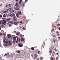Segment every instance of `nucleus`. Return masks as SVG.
<instances>
[{"mask_svg": "<svg viewBox=\"0 0 60 60\" xmlns=\"http://www.w3.org/2000/svg\"><path fill=\"white\" fill-rule=\"evenodd\" d=\"M4 12L5 13L6 16L7 17H8L9 16L8 11L7 10V11H4V12L3 11H1V14H3Z\"/></svg>", "mask_w": 60, "mask_h": 60, "instance_id": "obj_1", "label": "nucleus"}, {"mask_svg": "<svg viewBox=\"0 0 60 60\" xmlns=\"http://www.w3.org/2000/svg\"><path fill=\"white\" fill-rule=\"evenodd\" d=\"M6 21L5 20H3V22L2 23V25L0 26V27L2 28L4 27V26L6 24Z\"/></svg>", "mask_w": 60, "mask_h": 60, "instance_id": "obj_2", "label": "nucleus"}, {"mask_svg": "<svg viewBox=\"0 0 60 60\" xmlns=\"http://www.w3.org/2000/svg\"><path fill=\"white\" fill-rule=\"evenodd\" d=\"M9 15L11 17H14V18L15 17L14 14H11V13H10Z\"/></svg>", "mask_w": 60, "mask_h": 60, "instance_id": "obj_3", "label": "nucleus"}, {"mask_svg": "<svg viewBox=\"0 0 60 60\" xmlns=\"http://www.w3.org/2000/svg\"><path fill=\"white\" fill-rule=\"evenodd\" d=\"M21 14V12L20 11L19 12H18V13L16 14V16L17 18L19 17V14L20 15Z\"/></svg>", "mask_w": 60, "mask_h": 60, "instance_id": "obj_4", "label": "nucleus"}, {"mask_svg": "<svg viewBox=\"0 0 60 60\" xmlns=\"http://www.w3.org/2000/svg\"><path fill=\"white\" fill-rule=\"evenodd\" d=\"M9 10L11 13H12V12H14V10H13V9H12L11 8H10L9 9Z\"/></svg>", "mask_w": 60, "mask_h": 60, "instance_id": "obj_5", "label": "nucleus"}, {"mask_svg": "<svg viewBox=\"0 0 60 60\" xmlns=\"http://www.w3.org/2000/svg\"><path fill=\"white\" fill-rule=\"evenodd\" d=\"M18 45L19 47H22L23 46V45L19 43L18 44Z\"/></svg>", "mask_w": 60, "mask_h": 60, "instance_id": "obj_6", "label": "nucleus"}, {"mask_svg": "<svg viewBox=\"0 0 60 60\" xmlns=\"http://www.w3.org/2000/svg\"><path fill=\"white\" fill-rule=\"evenodd\" d=\"M13 41L14 42H15L16 41V37H13Z\"/></svg>", "mask_w": 60, "mask_h": 60, "instance_id": "obj_7", "label": "nucleus"}, {"mask_svg": "<svg viewBox=\"0 0 60 60\" xmlns=\"http://www.w3.org/2000/svg\"><path fill=\"white\" fill-rule=\"evenodd\" d=\"M9 45H8L7 46H11V45H12V44H11V42L10 41H9Z\"/></svg>", "mask_w": 60, "mask_h": 60, "instance_id": "obj_8", "label": "nucleus"}, {"mask_svg": "<svg viewBox=\"0 0 60 60\" xmlns=\"http://www.w3.org/2000/svg\"><path fill=\"white\" fill-rule=\"evenodd\" d=\"M14 21H16L17 20V18L16 16L14 17Z\"/></svg>", "mask_w": 60, "mask_h": 60, "instance_id": "obj_9", "label": "nucleus"}, {"mask_svg": "<svg viewBox=\"0 0 60 60\" xmlns=\"http://www.w3.org/2000/svg\"><path fill=\"white\" fill-rule=\"evenodd\" d=\"M15 6L17 7H19V3L18 2L16 3L15 4Z\"/></svg>", "mask_w": 60, "mask_h": 60, "instance_id": "obj_10", "label": "nucleus"}, {"mask_svg": "<svg viewBox=\"0 0 60 60\" xmlns=\"http://www.w3.org/2000/svg\"><path fill=\"white\" fill-rule=\"evenodd\" d=\"M14 9H15V10H19V8L17 7L15 8Z\"/></svg>", "mask_w": 60, "mask_h": 60, "instance_id": "obj_11", "label": "nucleus"}, {"mask_svg": "<svg viewBox=\"0 0 60 60\" xmlns=\"http://www.w3.org/2000/svg\"><path fill=\"white\" fill-rule=\"evenodd\" d=\"M8 38H11V35L10 34H8Z\"/></svg>", "mask_w": 60, "mask_h": 60, "instance_id": "obj_12", "label": "nucleus"}, {"mask_svg": "<svg viewBox=\"0 0 60 60\" xmlns=\"http://www.w3.org/2000/svg\"><path fill=\"white\" fill-rule=\"evenodd\" d=\"M24 40H25V38H21V41H24Z\"/></svg>", "mask_w": 60, "mask_h": 60, "instance_id": "obj_13", "label": "nucleus"}, {"mask_svg": "<svg viewBox=\"0 0 60 60\" xmlns=\"http://www.w3.org/2000/svg\"><path fill=\"white\" fill-rule=\"evenodd\" d=\"M8 23L10 24H13V21L8 22Z\"/></svg>", "mask_w": 60, "mask_h": 60, "instance_id": "obj_14", "label": "nucleus"}, {"mask_svg": "<svg viewBox=\"0 0 60 60\" xmlns=\"http://www.w3.org/2000/svg\"><path fill=\"white\" fill-rule=\"evenodd\" d=\"M14 25H16L17 26V25H18V23L17 22H14Z\"/></svg>", "mask_w": 60, "mask_h": 60, "instance_id": "obj_15", "label": "nucleus"}, {"mask_svg": "<svg viewBox=\"0 0 60 60\" xmlns=\"http://www.w3.org/2000/svg\"><path fill=\"white\" fill-rule=\"evenodd\" d=\"M17 41H16L15 40V41H16V43H18V41H19V39H18V37H17Z\"/></svg>", "mask_w": 60, "mask_h": 60, "instance_id": "obj_16", "label": "nucleus"}, {"mask_svg": "<svg viewBox=\"0 0 60 60\" xmlns=\"http://www.w3.org/2000/svg\"><path fill=\"white\" fill-rule=\"evenodd\" d=\"M19 34H20V33L19 32H18L16 33V35H19Z\"/></svg>", "mask_w": 60, "mask_h": 60, "instance_id": "obj_17", "label": "nucleus"}, {"mask_svg": "<svg viewBox=\"0 0 60 60\" xmlns=\"http://www.w3.org/2000/svg\"><path fill=\"white\" fill-rule=\"evenodd\" d=\"M6 21H10L11 20V19L10 18H8V19H7V20H6Z\"/></svg>", "mask_w": 60, "mask_h": 60, "instance_id": "obj_18", "label": "nucleus"}, {"mask_svg": "<svg viewBox=\"0 0 60 60\" xmlns=\"http://www.w3.org/2000/svg\"><path fill=\"white\" fill-rule=\"evenodd\" d=\"M51 53H52V51L51 50H50L49 52V54L50 55V54H51Z\"/></svg>", "mask_w": 60, "mask_h": 60, "instance_id": "obj_19", "label": "nucleus"}, {"mask_svg": "<svg viewBox=\"0 0 60 60\" xmlns=\"http://www.w3.org/2000/svg\"><path fill=\"white\" fill-rule=\"evenodd\" d=\"M5 39H6V38H4L3 40V42L4 43H5Z\"/></svg>", "mask_w": 60, "mask_h": 60, "instance_id": "obj_20", "label": "nucleus"}, {"mask_svg": "<svg viewBox=\"0 0 60 60\" xmlns=\"http://www.w3.org/2000/svg\"><path fill=\"white\" fill-rule=\"evenodd\" d=\"M22 3V0H20L19 1V4H21V3Z\"/></svg>", "mask_w": 60, "mask_h": 60, "instance_id": "obj_21", "label": "nucleus"}, {"mask_svg": "<svg viewBox=\"0 0 60 60\" xmlns=\"http://www.w3.org/2000/svg\"><path fill=\"white\" fill-rule=\"evenodd\" d=\"M3 16L4 17V18H5L6 17V15L5 14H4L3 15Z\"/></svg>", "mask_w": 60, "mask_h": 60, "instance_id": "obj_22", "label": "nucleus"}, {"mask_svg": "<svg viewBox=\"0 0 60 60\" xmlns=\"http://www.w3.org/2000/svg\"><path fill=\"white\" fill-rule=\"evenodd\" d=\"M34 56H35L36 58V57H37V55L35 54L34 55Z\"/></svg>", "mask_w": 60, "mask_h": 60, "instance_id": "obj_23", "label": "nucleus"}, {"mask_svg": "<svg viewBox=\"0 0 60 60\" xmlns=\"http://www.w3.org/2000/svg\"><path fill=\"white\" fill-rule=\"evenodd\" d=\"M8 6L9 7H11V5L10 4H8Z\"/></svg>", "mask_w": 60, "mask_h": 60, "instance_id": "obj_24", "label": "nucleus"}, {"mask_svg": "<svg viewBox=\"0 0 60 60\" xmlns=\"http://www.w3.org/2000/svg\"><path fill=\"white\" fill-rule=\"evenodd\" d=\"M13 33H14V34H16V32L15 31H14L13 32Z\"/></svg>", "mask_w": 60, "mask_h": 60, "instance_id": "obj_25", "label": "nucleus"}, {"mask_svg": "<svg viewBox=\"0 0 60 60\" xmlns=\"http://www.w3.org/2000/svg\"><path fill=\"white\" fill-rule=\"evenodd\" d=\"M16 52L18 53H20V52L19 51H18Z\"/></svg>", "mask_w": 60, "mask_h": 60, "instance_id": "obj_26", "label": "nucleus"}, {"mask_svg": "<svg viewBox=\"0 0 60 60\" xmlns=\"http://www.w3.org/2000/svg\"><path fill=\"white\" fill-rule=\"evenodd\" d=\"M7 46V45L6 44H5L4 45V47L5 48V47H6Z\"/></svg>", "mask_w": 60, "mask_h": 60, "instance_id": "obj_27", "label": "nucleus"}, {"mask_svg": "<svg viewBox=\"0 0 60 60\" xmlns=\"http://www.w3.org/2000/svg\"><path fill=\"white\" fill-rule=\"evenodd\" d=\"M31 49L32 50H34V48L33 47H32L31 48Z\"/></svg>", "mask_w": 60, "mask_h": 60, "instance_id": "obj_28", "label": "nucleus"}, {"mask_svg": "<svg viewBox=\"0 0 60 60\" xmlns=\"http://www.w3.org/2000/svg\"><path fill=\"white\" fill-rule=\"evenodd\" d=\"M22 29H23V30H26V29H25V28L24 27H23L22 28Z\"/></svg>", "mask_w": 60, "mask_h": 60, "instance_id": "obj_29", "label": "nucleus"}, {"mask_svg": "<svg viewBox=\"0 0 60 60\" xmlns=\"http://www.w3.org/2000/svg\"><path fill=\"white\" fill-rule=\"evenodd\" d=\"M56 60H58V57H56Z\"/></svg>", "mask_w": 60, "mask_h": 60, "instance_id": "obj_30", "label": "nucleus"}, {"mask_svg": "<svg viewBox=\"0 0 60 60\" xmlns=\"http://www.w3.org/2000/svg\"><path fill=\"white\" fill-rule=\"evenodd\" d=\"M9 27H11V24H9Z\"/></svg>", "mask_w": 60, "mask_h": 60, "instance_id": "obj_31", "label": "nucleus"}, {"mask_svg": "<svg viewBox=\"0 0 60 60\" xmlns=\"http://www.w3.org/2000/svg\"><path fill=\"white\" fill-rule=\"evenodd\" d=\"M5 43L7 44H8V42L7 41H5Z\"/></svg>", "mask_w": 60, "mask_h": 60, "instance_id": "obj_32", "label": "nucleus"}, {"mask_svg": "<svg viewBox=\"0 0 60 60\" xmlns=\"http://www.w3.org/2000/svg\"><path fill=\"white\" fill-rule=\"evenodd\" d=\"M53 59H54V58L53 57H52L51 59V60H53Z\"/></svg>", "mask_w": 60, "mask_h": 60, "instance_id": "obj_33", "label": "nucleus"}, {"mask_svg": "<svg viewBox=\"0 0 60 60\" xmlns=\"http://www.w3.org/2000/svg\"><path fill=\"white\" fill-rule=\"evenodd\" d=\"M3 35H4V36H5L6 35V34H5V33H4L3 34Z\"/></svg>", "mask_w": 60, "mask_h": 60, "instance_id": "obj_34", "label": "nucleus"}, {"mask_svg": "<svg viewBox=\"0 0 60 60\" xmlns=\"http://www.w3.org/2000/svg\"><path fill=\"white\" fill-rule=\"evenodd\" d=\"M27 1H28L27 0H25V3H26V2H27Z\"/></svg>", "mask_w": 60, "mask_h": 60, "instance_id": "obj_35", "label": "nucleus"}, {"mask_svg": "<svg viewBox=\"0 0 60 60\" xmlns=\"http://www.w3.org/2000/svg\"><path fill=\"white\" fill-rule=\"evenodd\" d=\"M53 36L54 37H56V36L55 35H53Z\"/></svg>", "mask_w": 60, "mask_h": 60, "instance_id": "obj_36", "label": "nucleus"}, {"mask_svg": "<svg viewBox=\"0 0 60 60\" xmlns=\"http://www.w3.org/2000/svg\"><path fill=\"white\" fill-rule=\"evenodd\" d=\"M7 55V53H6L5 55L4 56H6Z\"/></svg>", "mask_w": 60, "mask_h": 60, "instance_id": "obj_37", "label": "nucleus"}, {"mask_svg": "<svg viewBox=\"0 0 60 60\" xmlns=\"http://www.w3.org/2000/svg\"><path fill=\"white\" fill-rule=\"evenodd\" d=\"M0 36H2V34H0Z\"/></svg>", "mask_w": 60, "mask_h": 60, "instance_id": "obj_38", "label": "nucleus"}, {"mask_svg": "<svg viewBox=\"0 0 60 60\" xmlns=\"http://www.w3.org/2000/svg\"><path fill=\"white\" fill-rule=\"evenodd\" d=\"M2 4H0V7H1L2 6Z\"/></svg>", "mask_w": 60, "mask_h": 60, "instance_id": "obj_39", "label": "nucleus"}, {"mask_svg": "<svg viewBox=\"0 0 60 60\" xmlns=\"http://www.w3.org/2000/svg\"><path fill=\"white\" fill-rule=\"evenodd\" d=\"M20 36H21V37H23V36L21 34L20 35Z\"/></svg>", "mask_w": 60, "mask_h": 60, "instance_id": "obj_40", "label": "nucleus"}, {"mask_svg": "<svg viewBox=\"0 0 60 60\" xmlns=\"http://www.w3.org/2000/svg\"><path fill=\"white\" fill-rule=\"evenodd\" d=\"M0 17L2 18V16L1 15H0Z\"/></svg>", "mask_w": 60, "mask_h": 60, "instance_id": "obj_41", "label": "nucleus"}, {"mask_svg": "<svg viewBox=\"0 0 60 60\" xmlns=\"http://www.w3.org/2000/svg\"><path fill=\"white\" fill-rule=\"evenodd\" d=\"M22 3V5H23V6H25V4H24V3Z\"/></svg>", "mask_w": 60, "mask_h": 60, "instance_id": "obj_42", "label": "nucleus"}, {"mask_svg": "<svg viewBox=\"0 0 60 60\" xmlns=\"http://www.w3.org/2000/svg\"><path fill=\"white\" fill-rule=\"evenodd\" d=\"M2 60V57H0V60Z\"/></svg>", "mask_w": 60, "mask_h": 60, "instance_id": "obj_43", "label": "nucleus"}, {"mask_svg": "<svg viewBox=\"0 0 60 60\" xmlns=\"http://www.w3.org/2000/svg\"><path fill=\"white\" fill-rule=\"evenodd\" d=\"M57 26H60V25L59 24H58L57 25Z\"/></svg>", "mask_w": 60, "mask_h": 60, "instance_id": "obj_44", "label": "nucleus"}, {"mask_svg": "<svg viewBox=\"0 0 60 60\" xmlns=\"http://www.w3.org/2000/svg\"><path fill=\"white\" fill-rule=\"evenodd\" d=\"M56 54L57 55H59V54H58V53H56Z\"/></svg>", "mask_w": 60, "mask_h": 60, "instance_id": "obj_45", "label": "nucleus"}, {"mask_svg": "<svg viewBox=\"0 0 60 60\" xmlns=\"http://www.w3.org/2000/svg\"><path fill=\"white\" fill-rule=\"evenodd\" d=\"M40 51H38V54H39V53H40Z\"/></svg>", "mask_w": 60, "mask_h": 60, "instance_id": "obj_46", "label": "nucleus"}, {"mask_svg": "<svg viewBox=\"0 0 60 60\" xmlns=\"http://www.w3.org/2000/svg\"><path fill=\"white\" fill-rule=\"evenodd\" d=\"M10 56V55H9V54H8V55L7 56Z\"/></svg>", "mask_w": 60, "mask_h": 60, "instance_id": "obj_47", "label": "nucleus"}, {"mask_svg": "<svg viewBox=\"0 0 60 60\" xmlns=\"http://www.w3.org/2000/svg\"><path fill=\"white\" fill-rule=\"evenodd\" d=\"M57 35H58V36H59V34H57Z\"/></svg>", "mask_w": 60, "mask_h": 60, "instance_id": "obj_48", "label": "nucleus"}, {"mask_svg": "<svg viewBox=\"0 0 60 60\" xmlns=\"http://www.w3.org/2000/svg\"><path fill=\"white\" fill-rule=\"evenodd\" d=\"M7 7H8V5H6L5 7L6 8Z\"/></svg>", "mask_w": 60, "mask_h": 60, "instance_id": "obj_49", "label": "nucleus"}, {"mask_svg": "<svg viewBox=\"0 0 60 60\" xmlns=\"http://www.w3.org/2000/svg\"><path fill=\"white\" fill-rule=\"evenodd\" d=\"M53 53L54 54H55V52H53Z\"/></svg>", "mask_w": 60, "mask_h": 60, "instance_id": "obj_50", "label": "nucleus"}, {"mask_svg": "<svg viewBox=\"0 0 60 60\" xmlns=\"http://www.w3.org/2000/svg\"><path fill=\"white\" fill-rule=\"evenodd\" d=\"M2 19H5V18H3Z\"/></svg>", "mask_w": 60, "mask_h": 60, "instance_id": "obj_51", "label": "nucleus"}, {"mask_svg": "<svg viewBox=\"0 0 60 60\" xmlns=\"http://www.w3.org/2000/svg\"><path fill=\"white\" fill-rule=\"evenodd\" d=\"M18 0H16V2H18Z\"/></svg>", "mask_w": 60, "mask_h": 60, "instance_id": "obj_52", "label": "nucleus"}, {"mask_svg": "<svg viewBox=\"0 0 60 60\" xmlns=\"http://www.w3.org/2000/svg\"><path fill=\"white\" fill-rule=\"evenodd\" d=\"M22 21H21V22H20V23H22Z\"/></svg>", "mask_w": 60, "mask_h": 60, "instance_id": "obj_53", "label": "nucleus"}, {"mask_svg": "<svg viewBox=\"0 0 60 60\" xmlns=\"http://www.w3.org/2000/svg\"><path fill=\"white\" fill-rule=\"evenodd\" d=\"M1 27H0V30H1Z\"/></svg>", "mask_w": 60, "mask_h": 60, "instance_id": "obj_54", "label": "nucleus"}, {"mask_svg": "<svg viewBox=\"0 0 60 60\" xmlns=\"http://www.w3.org/2000/svg\"><path fill=\"white\" fill-rule=\"evenodd\" d=\"M17 23V24H18V23H19V22H18Z\"/></svg>", "mask_w": 60, "mask_h": 60, "instance_id": "obj_55", "label": "nucleus"}, {"mask_svg": "<svg viewBox=\"0 0 60 60\" xmlns=\"http://www.w3.org/2000/svg\"><path fill=\"white\" fill-rule=\"evenodd\" d=\"M56 33H58V32L57 31H56Z\"/></svg>", "mask_w": 60, "mask_h": 60, "instance_id": "obj_56", "label": "nucleus"}, {"mask_svg": "<svg viewBox=\"0 0 60 60\" xmlns=\"http://www.w3.org/2000/svg\"><path fill=\"white\" fill-rule=\"evenodd\" d=\"M43 58L42 57H41V59H42Z\"/></svg>", "mask_w": 60, "mask_h": 60, "instance_id": "obj_57", "label": "nucleus"}, {"mask_svg": "<svg viewBox=\"0 0 60 60\" xmlns=\"http://www.w3.org/2000/svg\"><path fill=\"white\" fill-rule=\"evenodd\" d=\"M59 30H60V28H59Z\"/></svg>", "mask_w": 60, "mask_h": 60, "instance_id": "obj_58", "label": "nucleus"}, {"mask_svg": "<svg viewBox=\"0 0 60 60\" xmlns=\"http://www.w3.org/2000/svg\"><path fill=\"white\" fill-rule=\"evenodd\" d=\"M54 31V29H52V31Z\"/></svg>", "mask_w": 60, "mask_h": 60, "instance_id": "obj_59", "label": "nucleus"}, {"mask_svg": "<svg viewBox=\"0 0 60 60\" xmlns=\"http://www.w3.org/2000/svg\"><path fill=\"white\" fill-rule=\"evenodd\" d=\"M7 24L8 25H8H9V23H7Z\"/></svg>", "mask_w": 60, "mask_h": 60, "instance_id": "obj_60", "label": "nucleus"}, {"mask_svg": "<svg viewBox=\"0 0 60 60\" xmlns=\"http://www.w3.org/2000/svg\"><path fill=\"white\" fill-rule=\"evenodd\" d=\"M58 38L59 39H60V37H58Z\"/></svg>", "mask_w": 60, "mask_h": 60, "instance_id": "obj_61", "label": "nucleus"}, {"mask_svg": "<svg viewBox=\"0 0 60 60\" xmlns=\"http://www.w3.org/2000/svg\"><path fill=\"white\" fill-rule=\"evenodd\" d=\"M1 21H0V23H1Z\"/></svg>", "mask_w": 60, "mask_h": 60, "instance_id": "obj_62", "label": "nucleus"}, {"mask_svg": "<svg viewBox=\"0 0 60 60\" xmlns=\"http://www.w3.org/2000/svg\"><path fill=\"white\" fill-rule=\"evenodd\" d=\"M0 46H1V44H0Z\"/></svg>", "mask_w": 60, "mask_h": 60, "instance_id": "obj_63", "label": "nucleus"}, {"mask_svg": "<svg viewBox=\"0 0 60 60\" xmlns=\"http://www.w3.org/2000/svg\"><path fill=\"white\" fill-rule=\"evenodd\" d=\"M19 41H20V39L19 38Z\"/></svg>", "mask_w": 60, "mask_h": 60, "instance_id": "obj_64", "label": "nucleus"}]
</instances>
